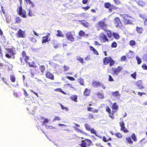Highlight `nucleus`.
<instances>
[{
  "label": "nucleus",
  "instance_id": "f257e3e1",
  "mask_svg": "<svg viewBox=\"0 0 147 147\" xmlns=\"http://www.w3.org/2000/svg\"><path fill=\"white\" fill-rule=\"evenodd\" d=\"M5 47V49L6 52H5V56L7 58L10 59L13 57V58H15L14 55L16 54V51L14 47L11 46V48H9L6 47V46Z\"/></svg>",
  "mask_w": 147,
  "mask_h": 147
},
{
  "label": "nucleus",
  "instance_id": "f03ea898",
  "mask_svg": "<svg viewBox=\"0 0 147 147\" xmlns=\"http://www.w3.org/2000/svg\"><path fill=\"white\" fill-rule=\"evenodd\" d=\"M106 20L107 19L106 18H104L97 23L96 27L99 30L103 29L104 31L105 29L107 28L108 25L106 23Z\"/></svg>",
  "mask_w": 147,
  "mask_h": 147
},
{
  "label": "nucleus",
  "instance_id": "7ed1b4c3",
  "mask_svg": "<svg viewBox=\"0 0 147 147\" xmlns=\"http://www.w3.org/2000/svg\"><path fill=\"white\" fill-rule=\"evenodd\" d=\"M126 143L127 144L131 145L134 143V141L136 142L137 140V137L135 134L133 133L131 136H128L125 138Z\"/></svg>",
  "mask_w": 147,
  "mask_h": 147
},
{
  "label": "nucleus",
  "instance_id": "20e7f679",
  "mask_svg": "<svg viewBox=\"0 0 147 147\" xmlns=\"http://www.w3.org/2000/svg\"><path fill=\"white\" fill-rule=\"evenodd\" d=\"M103 62L104 65L109 64L110 67L113 65L115 63V61L111 57H106L104 58Z\"/></svg>",
  "mask_w": 147,
  "mask_h": 147
},
{
  "label": "nucleus",
  "instance_id": "39448f33",
  "mask_svg": "<svg viewBox=\"0 0 147 147\" xmlns=\"http://www.w3.org/2000/svg\"><path fill=\"white\" fill-rule=\"evenodd\" d=\"M92 142L89 139L85 138L82 141V143L79 145L81 147H89L92 145Z\"/></svg>",
  "mask_w": 147,
  "mask_h": 147
},
{
  "label": "nucleus",
  "instance_id": "423d86ee",
  "mask_svg": "<svg viewBox=\"0 0 147 147\" xmlns=\"http://www.w3.org/2000/svg\"><path fill=\"white\" fill-rule=\"evenodd\" d=\"M21 54L22 55V57H20V61L21 63L23 64H24V63L23 61V59L25 61L26 63L28 62V61L30 60V58L29 56L26 55V53L25 51H23L21 53Z\"/></svg>",
  "mask_w": 147,
  "mask_h": 147
},
{
  "label": "nucleus",
  "instance_id": "0eeeda50",
  "mask_svg": "<svg viewBox=\"0 0 147 147\" xmlns=\"http://www.w3.org/2000/svg\"><path fill=\"white\" fill-rule=\"evenodd\" d=\"M106 111L108 113L109 117L112 119H113L115 118L114 116V114L116 113L117 111L113 110L111 112V110L109 106H107L106 107Z\"/></svg>",
  "mask_w": 147,
  "mask_h": 147
},
{
  "label": "nucleus",
  "instance_id": "6e6552de",
  "mask_svg": "<svg viewBox=\"0 0 147 147\" xmlns=\"http://www.w3.org/2000/svg\"><path fill=\"white\" fill-rule=\"evenodd\" d=\"M99 39L101 42H109V39L108 38L107 35L104 33H101L99 36Z\"/></svg>",
  "mask_w": 147,
  "mask_h": 147
},
{
  "label": "nucleus",
  "instance_id": "1a4fd4ad",
  "mask_svg": "<svg viewBox=\"0 0 147 147\" xmlns=\"http://www.w3.org/2000/svg\"><path fill=\"white\" fill-rule=\"evenodd\" d=\"M111 69L113 72V74L117 76L121 71L122 68V67L119 66L117 68H112Z\"/></svg>",
  "mask_w": 147,
  "mask_h": 147
},
{
  "label": "nucleus",
  "instance_id": "9d476101",
  "mask_svg": "<svg viewBox=\"0 0 147 147\" xmlns=\"http://www.w3.org/2000/svg\"><path fill=\"white\" fill-rule=\"evenodd\" d=\"M114 24L116 27L121 28L122 26V24L119 18L116 17L115 19Z\"/></svg>",
  "mask_w": 147,
  "mask_h": 147
},
{
  "label": "nucleus",
  "instance_id": "9b49d317",
  "mask_svg": "<svg viewBox=\"0 0 147 147\" xmlns=\"http://www.w3.org/2000/svg\"><path fill=\"white\" fill-rule=\"evenodd\" d=\"M120 126L121 127V130L123 131L124 133H128L129 131L125 127V124L124 122L123 121H120L119 122Z\"/></svg>",
  "mask_w": 147,
  "mask_h": 147
},
{
  "label": "nucleus",
  "instance_id": "f8f14e48",
  "mask_svg": "<svg viewBox=\"0 0 147 147\" xmlns=\"http://www.w3.org/2000/svg\"><path fill=\"white\" fill-rule=\"evenodd\" d=\"M65 36L67 38L69 41L74 42L75 41V38L73 36V35L71 32H67Z\"/></svg>",
  "mask_w": 147,
  "mask_h": 147
},
{
  "label": "nucleus",
  "instance_id": "ddd939ff",
  "mask_svg": "<svg viewBox=\"0 0 147 147\" xmlns=\"http://www.w3.org/2000/svg\"><path fill=\"white\" fill-rule=\"evenodd\" d=\"M26 34L25 32L20 29L16 34L17 37L18 38H24L26 36Z\"/></svg>",
  "mask_w": 147,
  "mask_h": 147
},
{
  "label": "nucleus",
  "instance_id": "4468645a",
  "mask_svg": "<svg viewBox=\"0 0 147 147\" xmlns=\"http://www.w3.org/2000/svg\"><path fill=\"white\" fill-rule=\"evenodd\" d=\"M31 72V76L32 78L34 77L35 74L39 75L40 74V71H38L37 67L36 68L32 69H30Z\"/></svg>",
  "mask_w": 147,
  "mask_h": 147
},
{
  "label": "nucleus",
  "instance_id": "2eb2a0df",
  "mask_svg": "<svg viewBox=\"0 0 147 147\" xmlns=\"http://www.w3.org/2000/svg\"><path fill=\"white\" fill-rule=\"evenodd\" d=\"M50 36V34L49 33H48L47 36H43L42 37V43H46L50 40V38L49 37Z\"/></svg>",
  "mask_w": 147,
  "mask_h": 147
},
{
  "label": "nucleus",
  "instance_id": "dca6fc26",
  "mask_svg": "<svg viewBox=\"0 0 147 147\" xmlns=\"http://www.w3.org/2000/svg\"><path fill=\"white\" fill-rule=\"evenodd\" d=\"M78 22L80 23L82 25L86 28H88L90 26L89 23L85 20H79Z\"/></svg>",
  "mask_w": 147,
  "mask_h": 147
},
{
  "label": "nucleus",
  "instance_id": "f3484780",
  "mask_svg": "<svg viewBox=\"0 0 147 147\" xmlns=\"http://www.w3.org/2000/svg\"><path fill=\"white\" fill-rule=\"evenodd\" d=\"M18 14L23 18L27 17L26 13L25 10H19L18 11Z\"/></svg>",
  "mask_w": 147,
  "mask_h": 147
},
{
  "label": "nucleus",
  "instance_id": "a211bd4d",
  "mask_svg": "<svg viewBox=\"0 0 147 147\" xmlns=\"http://www.w3.org/2000/svg\"><path fill=\"white\" fill-rule=\"evenodd\" d=\"M45 76L46 78L51 80H53L54 79V75L49 71L46 73Z\"/></svg>",
  "mask_w": 147,
  "mask_h": 147
},
{
  "label": "nucleus",
  "instance_id": "6ab92c4d",
  "mask_svg": "<svg viewBox=\"0 0 147 147\" xmlns=\"http://www.w3.org/2000/svg\"><path fill=\"white\" fill-rule=\"evenodd\" d=\"M104 6L106 9H108L110 7L109 9H115V6L113 5H111L109 2L105 3L104 4Z\"/></svg>",
  "mask_w": 147,
  "mask_h": 147
},
{
  "label": "nucleus",
  "instance_id": "aec40b11",
  "mask_svg": "<svg viewBox=\"0 0 147 147\" xmlns=\"http://www.w3.org/2000/svg\"><path fill=\"white\" fill-rule=\"evenodd\" d=\"M26 63L27 65H28L30 67L34 68L37 67V65L34 61L30 62H29V61H28V62H26Z\"/></svg>",
  "mask_w": 147,
  "mask_h": 147
},
{
  "label": "nucleus",
  "instance_id": "412c9836",
  "mask_svg": "<svg viewBox=\"0 0 147 147\" xmlns=\"http://www.w3.org/2000/svg\"><path fill=\"white\" fill-rule=\"evenodd\" d=\"M92 85L94 88H97L101 86V83L99 81L93 80L92 82Z\"/></svg>",
  "mask_w": 147,
  "mask_h": 147
},
{
  "label": "nucleus",
  "instance_id": "4be33fe9",
  "mask_svg": "<svg viewBox=\"0 0 147 147\" xmlns=\"http://www.w3.org/2000/svg\"><path fill=\"white\" fill-rule=\"evenodd\" d=\"M139 17L144 21V25L147 24V19L146 16L145 14H140Z\"/></svg>",
  "mask_w": 147,
  "mask_h": 147
},
{
  "label": "nucleus",
  "instance_id": "5701e85b",
  "mask_svg": "<svg viewBox=\"0 0 147 147\" xmlns=\"http://www.w3.org/2000/svg\"><path fill=\"white\" fill-rule=\"evenodd\" d=\"M123 23L125 25H133V24L132 22V20H129L128 19L123 20Z\"/></svg>",
  "mask_w": 147,
  "mask_h": 147
},
{
  "label": "nucleus",
  "instance_id": "b1692460",
  "mask_svg": "<svg viewBox=\"0 0 147 147\" xmlns=\"http://www.w3.org/2000/svg\"><path fill=\"white\" fill-rule=\"evenodd\" d=\"M39 69L41 72V75H43L46 70L45 66L44 65H41L39 67Z\"/></svg>",
  "mask_w": 147,
  "mask_h": 147
},
{
  "label": "nucleus",
  "instance_id": "393cba45",
  "mask_svg": "<svg viewBox=\"0 0 147 147\" xmlns=\"http://www.w3.org/2000/svg\"><path fill=\"white\" fill-rule=\"evenodd\" d=\"M136 30L138 33L141 34L142 33L144 30L143 28L137 26L136 28Z\"/></svg>",
  "mask_w": 147,
  "mask_h": 147
},
{
  "label": "nucleus",
  "instance_id": "a878e982",
  "mask_svg": "<svg viewBox=\"0 0 147 147\" xmlns=\"http://www.w3.org/2000/svg\"><path fill=\"white\" fill-rule=\"evenodd\" d=\"M111 108L113 110L117 111L118 109L119 106L117 105V103L115 102L113 104Z\"/></svg>",
  "mask_w": 147,
  "mask_h": 147
},
{
  "label": "nucleus",
  "instance_id": "bb28decb",
  "mask_svg": "<svg viewBox=\"0 0 147 147\" xmlns=\"http://www.w3.org/2000/svg\"><path fill=\"white\" fill-rule=\"evenodd\" d=\"M90 91L91 90L85 88L83 94L85 96H88L90 95Z\"/></svg>",
  "mask_w": 147,
  "mask_h": 147
},
{
  "label": "nucleus",
  "instance_id": "cd10ccee",
  "mask_svg": "<svg viewBox=\"0 0 147 147\" xmlns=\"http://www.w3.org/2000/svg\"><path fill=\"white\" fill-rule=\"evenodd\" d=\"M104 31L107 32V34L109 38H111L112 37V34L110 30H108L107 29H105Z\"/></svg>",
  "mask_w": 147,
  "mask_h": 147
},
{
  "label": "nucleus",
  "instance_id": "c85d7f7f",
  "mask_svg": "<svg viewBox=\"0 0 147 147\" xmlns=\"http://www.w3.org/2000/svg\"><path fill=\"white\" fill-rule=\"evenodd\" d=\"M89 47L90 50L93 51V53L95 55H99V54L97 51L93 47L91 46H89Z\"/></svg>",
  "mask_w": 147,
  "mask_h": 147
},
{
  "label": "nucleus",
  "instance_id": "c756f323",
  "mask_svg": "<svg viewBox=\"0 0 147 147\" xmlns=\"http://www.w3.org/2000/svg\"><path fill=\"white\" fill-rule=\"evenodd\" d=\"M78 96L77 95H74L71 96L70 98L71 100L74 101L75 102H77V98Z\"/></svg>",
  "mask_w": 147,
  "mask_h": 147
},
{
  "label": "nucleus",
  "instance_id": "7c9ffc66",
  "mask_svg": "<svg viewBox=\"0 0 147 147\" xmlns=\"http://www.w3.org/2000/svg\"><path fill=\"white\" fill-rule=\"evenodd\" d=\"M97 96L98 98L100 99H103L105 98L104 94L103 93H101L100 92H98L97 93Z\"/></svg>",
  "mask_w": 147,
  "mask_h": 147
},
{
  "label": "nucleus",
  "instance_id": "2f4dec72",
  "mask_svg": "<svg viewBox=\"0 0 147 147\" xmlns=\"http://www.w3.org/2000/svg\"><path fill=\"white\" fill-rule=\"evenodd\" d=\"M54 90L55 91L60 92L65 95L67 94V93L65 92L61 88H59L55 89Z\"/></svg>",
  "mask_w": 147,
  "mask_h": 147
},
{
  "label": "nucleus",
  "instance_id": "473e14b6",
  "mask_svg": "<svg viewBox=\"0 0 147 147\" xmlns=\"http://www.w3.org/2000/svg\"><path fill=\"white\" fill-rule=\"evenodd\" d=\"M57 31L58 33L56 34L57 36L62 37H64V34L60 30H58Z\"/></svg>",
  "mask_w": 147,
  "mask_h": 147
},
{
  "label": "nucleus",
  "instance_id": "72a5a7b5",
  "mask_svg": "<svg viewBox=\"0 0 147 147\" xmlns=\"http://www.w3.org/2000/svg\"><path fill=\"white\" fill-rule=\"evenodd\" d=\"M77 60L82 64L85 63V62L83 60V58L80 56H77Z\"/></svg>",
  "mask_w": 147,
  "mask_h": 147
},
{
  "label": "nucleus",
  "instance_id": "f704fd0d",
  "mask_svg": "<svg viewBox=\"0 0 147 147\" xmlns=\"http://www.w3.org/2000/svg\"><path fill=\"white\" fill-rule=\"evenodd\" d=\"M112 94L113 96L115 97H119L120 96V95L119 93V92L118 91L112 92Z\"/></svg>",
  "mask_w": 147,
  "mask_h": 147
},
{
  "label": "nucleus",
  "instance_id": "c9c22d12",
  "mask_svg": "<svg viewBox=\"0 0 147 147\" xmlns=\"http://www.w3.org/2000/svg\"><path fill=\"white\" fill-rule=\"evenodd\" d=\"M112 35L114 38L116 40H118L120 38V36L119 34L113 32Z\"/></svg>",
  "mask_w": 147,
  "mask_h": 147
},
{
  "label": "nucleus",
  "instance_id": "e433bc0d",
  "mask_svg": "<svg viewBox=\"0 0 147 147\" xmlns=\"http://www.w3.org/2000/svg\"><path fill=\"white\" fill-rule=\"evenodd\" d=\"M120 16L123 19V20L127 19L130 17L127 15L125 14H121Z\"/></svg>",
  "mask_w": 147,
  "mask_h": 147
},
{
  "label": "nucleus",
  "instance_id": "4c0bfd02",
  "mask_svg": "<svg viewBox=\"0 0 147 147\" xmlns=\"http://www.w3.org/2000/svg\"><path fill=\"white\" fill-rule=\"evenodd\" d=\"M102 140L105 142H107L111 140V138H108V139H107V138L105 136H103L102 139Z\"/></svg>",
  "mask_w": 147,
  "mask_h": 147
},
{
  "label": "nucleus",
  "instance_id": "58836bf2",
  "mask_svg": "<svg viewBox=\"0 0 147 147\" xmlns=\"http://www.w3.org/2000/svg\"><path fill=\"white\" fill-rule=\"evenodd\" d=\"M115 135V136L119 138H121L123 137L122 135L119 132L116 133Z\"/></svg>",
  "mask_w": 147,
  "mask_h": 147
},
{
  "label": "nucleus",
  "instance_id": "ea45409f",
  "mask_svg": "<svg viewBox=\"0 0 147 147\" xmlns=\"http://www.w3.org/2000/svg\"><path fill=\"white\" fill-rule=\"evenodd\" d=\"M84 126L86 129L88 131H90L91 129L90 126L87 123L84 124Z\"/></svg>",
  "mask_w": 147,
  "mask_h": 147
},
{
  "label": "nucleus",
  "instance_id": "a19ab883",
  "mask_svg": "<svg viewBox=\"0 0 147 147\" xmlns=\"http://www.w3.org/2000/svg\"><path fill=\"white\" fill-rule=\"evenodd\" d=\"M129 44L131 47H133L136 45V42L135 40H131L130 41Z\"/></svg>",
  "mask_w": 147,
  "mask_h": 147
},
{
  "label": "nucleus",
  "instance_id": "79ce46f5",
  "mask_svg": "<svg viewBox=\"0 0 147 147\" xmlns=\"http://www.w3.org/2000/svg\"><path fill=\"white\" fill-rule=\"evenodd\" d=\"M10 79L12 82H15L16 81V78L13 75H11L10 76Z\"/></svg>",
  "mask_w": 147,
  "mask_h": 147
},
{
  "label": "nucleus",
  "instance_id": "37998d69",
  "mask_svg": "<svg viewBox=\"0 0 147 147\" xmlns=\"http://www.w3.org/2000/svg\"><path fill=\"white\" fill-rule=\"evenodd\" d=\"M61 118L60 117L58 116H55V117L54 118L53 120V121H59L61 120Z\"/></svg>",
  "mask_w": 147,
  "mask_h": 147
},
{
  "label": "nucleus",
  "instance_id": "c03bdc74",
  "mask_svg": "<svg viewBox=\"0 0 147 147\" xmlns=\"http://www.w3.org/2000/svg\"><path fill=\"white\" fill-rule=\"evenodd\" d=\"M136 76H137V73L135 71L134 73L133 74H131V77L133 78L134 80H136Z\"/></svg>",
  "mask_w": 147,
  "mask_h": 147
},
{
  "label": "nucleus",
  "instance_id": "a18cd8bd",
  "mask_svg": "<svg viewBox=\"0 0 147 147\" xmlns=\"http://www.w3.org/2000/svg\"><path fill=\"white\" fill-rule=\"evenodd\" d=\"M74 128L75 130L77 132L81 133L84 134V132L82 131L81 129H79L78 128L75 127H74Z\"/></svg>",
  "mask_w": 147,
  "mask_h": 147
},
{
  "label": "nucleus",
  "instance_id": "49530a36",
  "mask_svg": "<svg viewBox=\"0 0 147 147\" xmlns=\"http://www.w3.org/2000/svg\"><path fill=\"white\" fill-rule=\"evenodd\" d=\"M21 21L20 18L19 17H17L15 18V23H20Z\"/></svg>",
  "mask_w": 147,
  "mask_h": 147
},
{
  "label": "nucleus",
  "instance_id": "de8ad7c7",
  "mask_svg": "<svg viewBox=\"0 0 147 147\" xmlns=\"http://www.w3.org/2000/svg\"><path fill=\"white\" fill-rule=\"evenodd\" d=\"M78 34L79 36L81 37L84 36L85 35V32L82 30H81L79 31Z\"/></svg>",
  "mask_w": 147,
  "mask_h": 147
},
{
  "label": "nucleus",
  "instance_id": "09e8293b",
  "mask_svg": "<svg viewBox=\"0 0 147 147\" xmlns=\"http://www.w3.org/2000/svg\"><path fill=\"white\" fill-rule=\"evenodd\" d=\"M78 82L80 83L81 86H84V81L81 78L78 79Z\"/></svg>",
  "mask_w": 147,
  "mask_h": 147
},
{
  "label": "nucleus",
  "instance_id": "8fccbe9b",
  "mask_svg": "<svg viewBox=\"0 0 147 147\" xmlns=\"http://www.w3.org/2000/svg\"><path fill=\"white\" fill-rule=\"evenodd\" d=\"M136 59L138 62V64L139 65L140 64L142 63V61L141 58L138 56H136Z\"/></svg>",
  "mask_w": 147,
  "mask_h": 147
},
{
  "label": "nucleus",
  "instance_id": "3c124183",
  "mask_svg": "<svg viewBox=\"0 0 147 147\" xmlns=\"http://www.w3.org/2000/svg\"><path fill=\"white\" fill-rule=\"evenodd\" d=\"M60 106L61 107L62 109L63 110H65L66 111H69V108L67 107H64L63 105L59 103Z\"/></svg>",
  "mask_w": 147,
  "mask_h": 147
},
{
  "label": "nucleus",
  "instance_id": "603ef678",
  "mask_svg": "<svg viewBox=\"0 0 147 147\" xmlns=\"http://www.w3.org/2000/svg\"><path fill=\"white\" fill-rule=\"evenodd\" d=\"M30 40L31 41L34 43H35L36 42L37 40L35 38L34 36V37H31L30 38Z\"/></svg>",
  "mask_w": 147,
  "mask_h": 147
},
{
  "label": "nucleus",
  "instance_id": "864d4df0",
  "mask_svg": "<svg viewBox=\"0 0 147 147\" xmlns=\"http://www.w3.org/2000/svg\"><path fill=\"white\" fill-rule=\"evenodd\" d=\"M91 134H94L96 136H98L96 131L94 129V128L91 129L90 131Z\"/></svg>",
  "mask_w": 147,
  "mask_h": 147
},
{
  "label": "nucleus",
  "instance_id": "5fc2aeb1",
  "mask_svg": "<svg viewBox=\"0 0 147 147\" xmlns=\"http://www.w3.org/2000/svg\"><path fill=\"white\" fill-rule=\"evenodd\" d=\"M147 142V140H146L145 138L142 139L140 141V143H141L142 144H145Z\"/></svg>",
  "mask_w": 147,
  "mask_h": 147
},
{
  "label": "nucleus",
  "instance_id": "6e6d98bb",
  "mask_svg": "<svg viewBox=\"0 0 147 147\" xmlns=\"http://www.w3.org/2000/svg\"><path fill=\"white\" fill-rule=\"evenodd\" d=\"M66 78L71 81H74L75 80V79L73 77L70 76H67Z\"/></svg>",
  "mask_w": 147,
  "mask_h": 147
},
{
  "label": "nucleus",
  "instance_id": "4d7b16f0",
  "mask_svg": "<svg viewBox=\"0 0 147 147\" xmlns=\"http://www.w3.org/2000/svg\"><path fill=\"white\" fill-rule=\"evenodd\" d=\"M117 47V44L115 42H113L111 45V47L112 48H116Z\"/></svg>",
  "mask_w": 147,
  "mask_h": 147
},
{
  "label": "nucleus",
  "instance_id": "13d9d810",
  "mask_svg": "<svg viewBox=\"0 0 147 147\" xmlns=\"http://www.w3.org/2000/svg\"><path fill=\"white\" fill-rule=\"evenodd\" d=\"M142 59L144 61L147 62V53L143 55Z\"/></svg>",
  "mask_w": 147,
  "mask_h": 147
},
{
  "label": "nucleus",
  "instance_id": "bf43d9fd",
  "mask_svg": "<svg viewBox=\"0 0 147 147\" xmlns=\"http://www.w3.org/2000/svg\"><path fill=\"white\" fill-rule=\"evenodd\" d=\"M136 86L140 89H142L143 88V86L140 83H136Z\"/></svg>",
  "mask_w": 147,
  "mask_h": 147
},
{
  "label": "nucleus",
  "instance_id": "052dcab7",
  "mask_svg": "<svg viewBox=\"0 0 147 147\" xmlns=\"http://www.w3.org/2000/svg\"><path fill=\"white\" fill-rule=\"evenodd\" d=\"M138 5L141 6H144L145 5L144 3L141 1H139L138 2Z\"/></svg>",
  "mask_w": 147,
  "mask_h": 147
},
{
  "label": "nucleus",
  "instance_id": "680f3d73",
  "mask_svg": "<svg viewBox=\"0 0 147 147\" xmlns=\"http://www.w3.org/2000/svg\"><path fill=\"white\" fill-rule=\"evenodd\" d=\"M49 122V120L47 119H44V121H42V125H45L46 123H48Z\"/></svg>",
  "mask_w": 147,
  "mask_h": 147
},
{
  "label": "nucleus",
  "instance_id": "e2e57ef3",
  "mask_svg": "<svg viewBox=\"0 0 147 147\" xmlns=\"http://www.w3.org/2000/svg\"><path fill=\"white\" fill-rule=\"evenodd\" d=\"M69 67L68 66H67L65 65L63 67V71H67L69 69Z\"/></svg>",
  "mask_w": 147,
  "mask_h": 147
},
{
  "label": "nucleus",
  "instance_id": "0e129e2a",
  "mask_svg": "<svg viewBox=\"0 0 147 147\" xmlns=\"http://www.w3.org/2000/svg\"><path fill=\"white\" fill-rule=\"evenodd\" d=\"M108 76V80L109 81L113 82L114 81V79H113V78L112 77V76L111 75H109Z\"/></svg>",
  "mask_w": 147,
  "mask_h": 147
},
{
  "label": "nucleus",
  "instance_id": "69168bd1",
  "mask_svg": "<svg viewBox=\"0 0 147 147\" xmlns=\"http://www.w3.org/2000/svg\"><path fill=\"white\" fill-rule=\"evenodd\" d=\"M88 118L89 119H94L93 115L91 113L89 114L88 115Z\"/></svg>",
  "mask_w": 147,
  "mask_h": 147
},
{
  "label": "nucleus",
  "instance_id": "338daca9",
  "mask_svg": "<svg viewBox=\"0 0 147 147\" xmlns=\"http://www.w3.org/2000/svg\"><path fill=\"white\" fill-rule=\"evenodd\" d=\"M142 67L144 70H147V66L144 63H143L142 65Z\"/></svg>",
  "mask_w": 147,
  "mask_h": 147
},
{
  "label": "nucleus",
  "instance_id": "774afa93",
  "mask_svg": "<svg viewBox=\"0 0 147 147\" xmlns=\"http://www.w3.org/2000/svg\"><path fill=\"white\" fill-rule=\"evenodd\" d=\"M126 59V57L125 56H122L121 58V61H125Z\"/></svg>",
  "mask_w": 147,
  "mask_h": 147
}]
</instances>
